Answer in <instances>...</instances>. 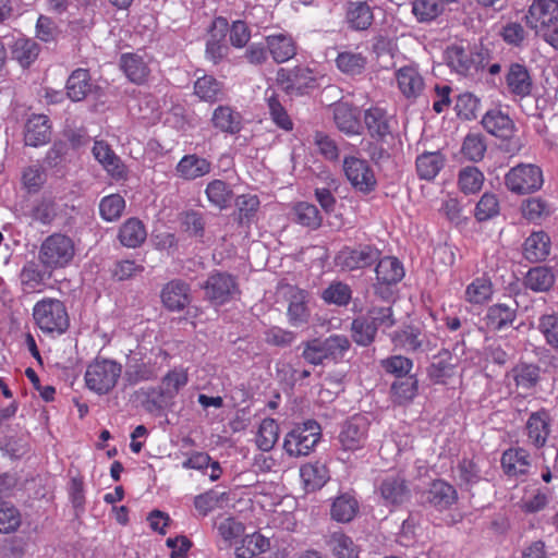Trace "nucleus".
I'll return each mask as SVG.
<instances>
[{
  "mask_svg": "<svg viewBox=\"0 0 558 558\" xmlns=\"http://www.w3.org/2000/svg\"><path fill=\"white\" fill-rule=\"evenodd\" d=\"M486 151V144L483 136L469 134L462 145V154L472 161L483 159Z\"/></svg>",
  "mask_w": 558,
  "mask_h": 558,
  "instance_id": "obj_64",
  "label": "nucleus"
},
{
  "mask_svg": "<svg viewBox=\"0 0 558 558\" xmlns=\"http://www.w3.org/2000/svg\"><path fill=\"white\" fill-rule=\"evenodd\" d=\"M343 171L355 191L368 194L376 189L377 180L367 160L354 156L345 157Z\"/></svg>",
  "mask_w": 558,
  "mask_h": 558,
  "instance_id": "obj_11",
  "label": "nucleus"
},
{
  "mask_svg": "<svg viewBox=\"0 0 558 558\" xmlns=\"http://www.w3.org/2000/svg\"><path fill=\"white\" fill-rule=\"evenodd\" d=\"M51 126L49 118L45 114L32 116L25 124L24 141L28 146H40L49 142Z\"/></svg>",
  "mask_w": 558,
  "mask_h": 558,
  "instance_id": "obj_23",
  "label": "nucleus"
},
{
  "mask_svg": "<svg viewBox=\"0 0 558 558\" xmlns=\"http://www.w3.org/2000/svg\"><path fill=\"white\" fill-rule=\"evenodd\" d=\"M396 78L399 89L407 98L417 97L424 88L422 75L412 66H403L398 70Z\"/></svg>",
  "mask_w": 558,
  "mask_h": 558,
  "instance_id": "obj_34",
  "label": "nucleus"
},
{
  "mask_svg": "<svg viewBox=\"0 0 558 558\" xmlns=\"http://www.w3.org/2000/svg\"><path fill=\"white\" fill-rule=\"evenodd\" d=\"M125 209V201L120 194L105 196L99 204V213L104 220H118Z\"/></svg>",
  "mask_w": 558,
  "mask_h": 558,
  "instance_id": "obj_56",
  "label": "nucleus"
},
{
  "mask_svg": "<svg viewBox=\"0 0 558 558\" xmlns=\"http://www.w3.org/2000/svg\"><path fill=\"white\" fill-rule=\"evenodd\" d=\"M33 319L43 333L60 336L70 326V317L64 303L54 298H45L33 307Z\"/></svg>",
  "mask_w": 558,
  "mask_h": 558,
  "instance_id": "obj_1",
  "label": "nucleus"
},
{
  "mask_svg": "<svg viewBox=\"0 0 558 558\" xmlns=\"http://www.w3.org/2000/svg\"><path fill=\"white\" fill-rule=\"evenodd\" d=\"M541 368L536 364L521 363L512 368L517 386L525 389L535 387L539 380Z\"/></svg>",
  "mask_w": 558,
  "mask_h": 558,
  "instance_id": "obj_52",
  "label": "nucleus"
},
{
  "mask_svg": "<svg viewBox=\"0 0 558 558\" xmlns=\"http://www.w3.org/2000/svg\"><path fill=\"white\" fill-rule=\"evenodd\" d=\"M265 101L271 121L281 130L290 132L293 130L294 123L289 116L287 109L281 104L279 95L275 89L268 88L265 92Z\"/></svg>",
  "mask_w": 558,
  "mask_h": 558,
  "instance_id": "obj_30",
  "label": "nucleus"
},
{
  "mask_svg": "<svg viewBox=\"0 0 558 558\" xmlns=\"http://www.w3.org/2000/svg\"><path fill=\"white\" fill-rule=\"evenodd\" d=\"M120 68L130 82L142 85L147 82L150 69L148 61L138 53H123L120 57Z\"/></svg>",
  "mask_w": 558,
  "mask_h": 558,
  "instance_id": "obj_22",
  "label": "nucleus"
},
{
  "mask_svg": "<svg viewBox=\"0 0 558 558\" xmlns=\"http://www.w3.org/2000/svg\"><path fill=\"white\" fill-rule=\"evenodd\" d=\"M515 318V310L507 304H495L490 306V329L496 331L514 332L512 323Z\"/></svg>",
  "mask_w": 558,
  "mask_h": 558,
  "instance_id": "obj_44",
  "label": "nucleus"
},
{
  "mask_svg": "<svg viewBox=\"0 0 558 558\" xmlns=\"http://www.w3.org/2000/svg\"><path fill=\"white\" fill-rule=\"evenodd\" d=\"M194 94L207 102H216L226 97L223 84L210 75H204L195 81Z\"/></svg>",
  "mask_w": 558,
  "mask_h": 558,
  "instance_id": "obj_37",
  "label": "nucleus"
},
{
  "mask_svg": "<svg viewBox=\"0 0 558 558\" xmlns=\"http://www.w3.org/2000/svg\"><path fill=\"white\" fill-rule=\"evenodd\" d=\"M525 19L527 25L533 28L536 34L539 33L550 23L557 22L558 0H534Z\"/></svg>",
  "mask_w": 558,
  "mask_h": 558,
  "instance_id": "obj_17",
  "label": "nucleus"
},
{
  "mask_svg": "<svg viewBox=\"0 0 558 558\" xmlns=\"http://www.w3.org/2000/svg\"><path fill=\"white\" fill-rule=\"evenodd\" d=\"M29 217L41 225H50L57 217V205L52 199L43 198L32 207Z\"/></svg>",
  "mask_w": 558,
  "mask_h": 558,
  "instance_id": "obj_63",
  "label": "nucleus"
},
{
  "mask_svg": "<svg viewBox=\"0 0 558 558\" xmlns=\"http://www.w3.org/2000/svg\"><path fill=\"white\" fill-rule=\"evenodd\" d=\"M265 40L269 54L276 63L287 62L296 54V41L287 32L266 35Z\"/></svg>",
  "mask_w": 558,
  "mask_h": 558,
  "instance_id": "obj_19",
  "label": "nucleus"
},
{
  "mask_svg": "<svg viewBox=\"0 0 558 558\" xmlns=\"http://www.w3.org/2000/svg\"><path fill=\"white\" fill-rule=\"evenodd\" d=\"M211 122L219 131L235 134L242 128V116L230 106H218L214 110Z\"/></svg>",
  "mask_w": 558,
  "mask_h": 558,
  "instance_id": "obj_32",
  "label": "nucleus"
},
{
  "mask_svg": "<svg viewBox=\"0 0 558 558\" xmlns=\"http://www.w3.org/2000/svg\"><path fill=\"white\" fill-rule=\"evenodd\" d=\"M288 317L290 324L295 327L307 323L310 312L307 308L306 291L300 289H295L292 291L288 307Z\"/></svg>",
  "mask_w": 558,
  "mask_h": 558,
  "instance_id": "obj_39",
  "label": "nucleus"
},
{
  "mask_svg": "<svg viewBox=\"0 0 558 558\" xmlns=\"http://www.w3.org/2000/svg\"><path fill=\"white\" fill-rule=\"evenodd\" d=\"M317 73L307 68L298 65L293 69H280L277 81L289 95H304L317 85Z\"/></svg>",
  "mask_w": 558,
  "mask_h": 558,
  "instance_id": "obj_9",
  "label": "nucleus"
},
{
  "mask_svg": "<svg viewBox=\"0 0 558 558\" xmlns=\"http://www.w3.org/2000/svg\"><path fill=\"white\" fill-rule=\"evenodd\" d=\"M484 174L475 167H465L459 173V186L465 194L477 193L484 183Z\"/></svg>",
  "mask_w": 558,
  "mask_h": 558,
  "instance_id": "obj_59",
  "label": "nucleus"
},
{
  "mask_svg": "<svg viewBox=\"0 0 558 558\" xmlns=\"http://www.w3.org/2000/svg\"><path fill=\"white\" fill-rule=\"evenodd\" d=\"M376 493L385 507L397 508L410 500L411 492L405 478L397 473L386 474L379 480Z\"/></svg>",
  "mask_w": 558,
  "mask_h": 558,
  "instance_id": "obj_12",
  "label": "nucleus"
},
{
  "mask_svg": "<svg viewBox=\"0 0 558 558\" xmlns=\"http://www.w3.org/2000/svg\"><path fill=\"white\" fill-rule=\"evenodd\" d=\"M337 128L349 135L359 134L361 130L360 111L348 102H338L332 108Z\"/></svg>",
  "mask_w": 558,
  "mask_h": 558,
  "instance_id": "obj_24",
  "label": "nucleus"
},
{
  "mask_svg": "<svg viewBox=\"0 0 558 558\" xmlns=\"http://www.w3.org/2000/svg\"><path fill=\"white\" fill-rule=\"evenodd\" d=\"M445 5L439 0H414L412 2V13L415 19L423 22H430L439 16Z\"/></svg>",
  "mask_w": 558,
  "mask_h": 558,
  "instance_id": "obj_53",
  "label": "nucleus"
},
{
  "mask_svg": "<svg viewBox=\"0 0 558 558\" xmlns=\"http://www.w3.org/2000/svg\"><path fill=\"white\" fill-rule=\"evenodd\" d=\"M39 54L38 44L31 38H17L12 47V56L22 66L31 65Z\"/></svg>",
  "mask_w": 558,
  "mask_h": 558,
  "instance_id": "obj_46",
  "label": "nucleus"
},
{
  "mask_svg": "<svg viewBox=\"0 0 558 558\" xmlns=\"http://www.w3.org/2000/svg\"><path fill=\"white\" fill-rule=\"evenodd\" d=\"M550 246V238L546 232H533L524 241V257L531 263L542 262L549 255Z\"/></svg>",
  "mask_w": 558,
  "mask_h": 558,
  "instance_id": "obj_26",
  "label": "nucleus"
},
{
  "mask_svg": "<svg viewBox=\"0 0 558 558\" xmlns=\"http://www.w3.org/2000/svg\"><path fill=\"white\" fill-rule=\"evenodd\" d=\"M205 192L208 201L220 209L228 207L232 198L231 190L222 180L209 182Z\"/></svg>",
  "mask_w": 558,
  "mask_h": 558,
  "instance_id": "obj_57",
  "label": "nucleus"
},
{
  "mask_svg": "<svg viewBox=\"0 0 558 558\" xmlns=\"http://www.w3.org/2000/svg\"><path fill=\"white\" fill-rule=\"evenodd\" d=\"M364 123L372 137L384 138L391 133L390 117L380 107L374 106L365 110Z\"/></svg>",
  "mask_w": 558,
  "mask_h": 558,
  "instance_id": "obj_31",
  "label": "nucleus"
},
{
  "mask_svg": "<svg viewBox=\"0 0 558 558\" xmlns=\"http://www.w3.org/2000/svg\"><path fill=\"white\" fill-rule=\"evenodd\" d=\"M328 545L336 558H359L357 548L351 537L342 532H335L330 535Z\"/></svg>",
  "mask_w": 558,
  "mask_h": 558,
  "instance_id": "obj_50",
  "label": "nucleus"
},
{
  "mask_svg": "<svg viewBox=\"0 0 558 558\" xmlns=\"http://www.w3.org/2000/svg\"><path fill=\"white\" fill-rule=\"evenodd\" d=\"M121 373L122 366L118 362L96 359L87 366L85 383L92 391L98 395H106L116 387Z\"/></svg>",
  "mask_w": 558,
  "mask_h": 558,
  "instance_id": "obj_3",
  "label": "nucleus"
},
{
  "mask_svg": "<svg viewBox=\"0 0 558 558\" xmlns=\"http://www.w3.org/2000/svg\"><path fill=\"white\" fill-rule=\"evenodd\" d=\"M527 440L535 448H543L551 433V417L546 409L532 412L525 423Z\"/></svg>",
  "mask_w": 558,
  "mask_h": 558,
  "instance_id": "obj_16",
  "label": "nucleus"
},
{
  "mask_svg": "<svg viewBox=\"0 0 558 558\" xmlns=\"http://www.w3.org/2000/svg\"><path fill=\"white\" fill-rule=\"evenodd\" d=\"M215 527L219 537L228 545L232 546L244 537L245 525L234 517H219L215 521Z\"/></svg>",
  "mask_w": 558,
  "mask_h": 558,
  "instance_id": "obj_36",
  "label": "nucleus"
},
{
  "mask_svg": "<svg viewBox=\"0 0 558 558\" xmlns=\"http://www.w3.org/2000/svg\"><path fill=\"white\" fill-rule=\"evenodd\" d=\"M295 221L304 227L317 229L322 225V216L317 207L306 202H300L293 207Z\"/></svg>",
  "mask_w": 558,
  "mask_h": 558,
  "instance_id": "obj_54",
  "label": "nucleus"
},
{
  "mask_svg": "<svg viewBox=\"0 0 558 558\" xmlns=\"http://www.w3.org/2000/svg\"><path fill=\"white\" fill-rule=\"evenodd\" d=\"M445 163L444 156L438 153H423L416 158V171L421 179L430 181L441 170Z\"/></svg>",
  "mask_w": 558,
  "mask_h": 558,
  "instance_id": "obj_43",
  "label": "nucleus"
},
{
  "mask_svg": "<svg viewBox=\"0 0 558 558\" xmlns=\"http://www.w3.org/2000/svg\"><path fill=\"white\" fill-rule=\"evenodd\" d=\"M538 331L543 335L546 344L558 349V313L544 314L538 318Z\"/></svg>",
  "mask_w": 558,
  "mask_h": 558,
  "instance_id": "obj_58",
  "label": "nucleus"
},
{
  "mask_svg": "<svg viewBox=\"0 0 558 558\" xmlns=\"http://www.w3.org/2000/svg\"><path fill=\"white\" fill-rule=\"evenodd\" d=\"M506 84L509 92L520 98L531 95L533 82L529 70L520 63H511L506 74Z\"/></svg>",
  "mask_w": 558,
  "mask_h": 558,
  "instance_id": "obj_21",
  "label": "nucleus"
},
{
  "mask_svg": "<svg viewBox=\"0 0 558 558\" xmlns=\"http://www.w3.org/2000/svg\"><path fill=\"white\" fill-rule=\"evenodd\" d=\"M93 155L112 179L126 180L129 173L126 166L107 142L95 141Z\"/></svg>",
  "mask_w": 558,
  "mask_h": 558,
  "instance_id": "obj_15",
  "label": "nucleus"
},
{
  "mask_svg": "<svg viewBox=\"0 0 558 558\" xmlns=\"http://www.w3.org/2000/svg\"><path fill=\"white\" fill-rule=\"evenodd\" d=\"M392 342L398 348L408 351H416L423 345V337L418 329L408 327L403 330L396 331L392 336Z\"/></svg>",
  "mask_w": 558,
  "mask_h": 558,
  "instance_id": "obj_61",
  "label": "nucleus"
},
{
  "mask_svg": "<svg viewBox=\"0 0 558 558\" xmlns=\"http://www.w3.org/2000/svg\"><path fill=\"white\" fill-rule=\"evenodd\" d=\"M204 298L214 306H221L240 295L236 278L225 271H213L201 286Z\"/></svg>",
  "mask_w": 558,
  "mask_h": 558,
  "instance_id": "obj_4",
  "label": "nucleus"
},
{
  "mask_svg": "<svg viewBox=\"0 0 558 558\" xmlns=\"http://www.w3.org/2000/svg\"><path fill=\"white\" fill-rule=\"evenodd\" d=\"M366 64L367 58L363 53L351 50L341 51L336 58L337 69L350 76L362 74Z\"/></svg>",
  "mask_w": 558,
  "mask_h": 558,
  "instance_id": "obj_41",
  "label": "nucleus"
},
{
  "mask_svg": "<svg viewBox=\"0 0 558 558\" xmlns=\"http://www.w3.org/2000/svg\"><path fill=\"white\" fill-rule=\"evenodd\" d=\"M501 466L509 476L524 475L530 468V454L523 448H510L501 456Z\"/></svg>",
  "mask_w": 558,
  "mask_h": 558,
  "instance_id": "obj_28",
  "label": "nucleus"
},
{
  "mask_svg": "<svg viewBox=\"0 0 558 558\" xmlns=\"http://www.w3.org/2000/svg\"><path fill=\"white\" fill-rule=\"evenodd\" d=\"M375 268L376 283L374 284L375 294L380 299L389 301L392 295V286H396L404 277L403 265L397 257L386 256L377 260Z\"/></svg>",
  "mask_w": 558,
  "mask_h": 558,
  "instance_id": "obj_8",
  "label": "nucleus"
},
{
  "mask_svg": "<svg viewBox=\"0 0 558 558\" xmlns=\"http://www.w3.org/2000/svg\"><path fill=\"white\" fill-rule=\"evenodd\" d=\"M189 383L187 368L183 366L170 369L161 379L159 385V396L162 401L174 399L181 389Z\"/></svg>",
  "mask_w": 558,
  "mask_h": 558,
  "instance_id": "obj_25",
  "label": "nucleus"
},
{
  "mask_svg": "<svg viewBox=\"0 0 558 558\" xmlns=\"http://www.w3.org/2000/svg\"><path fill=\"white\" fill-rule=\"evenodd\" d=\"M425 501L436 509L444 511L450 509L458 500L456 488L442 480H435L424 493Z\"/></svg>",
  "mask_w": 558,
  "mask_h": 558,
  "instance_id": "obj_18",
  "label": "nucleus"
},
{
  "mask_svg": "<svg viewBox=\"0 0 558 558\" xmlns=\"http://www.w3.org/2000/svg\"><path fill=\"white\" fill-rule=\"evenodd\" d=\"M211 162L196 154L184 155L177 163L175 175L184 181H194L209 174Z\"/></svg>",
  "mask_w": 558,
  "mask_h": 558,
  "instance_id": "obj_20",
  "label": "nucleus"
},
{
  "mask_svg": "<svg viewBox=\"0 0 558 558\" xmlns=\"http://www.w3.org/2000/svg\"><path fill=\"white\" fill-rule=\"evenodd\" d=\"M328 361L338 362L343 359L350 349V341L345 336L332 335L322 340Z\"/></svg>",
  "mask_w": 558,
  "mask_h": 558,
  "instance_id": "obj_62",
  "label": "nucleus"
},
{
  "mask_svg": "<svg viewBox=\"0 0 558 558\" xmlns=\"http://www.w3.org/2000/svg\"><path fill=\"white\" fill-rule=\"evenodd\" d=\"M555 283L553 270L546 266L531 268L524 277V287L534 292H547Z\"/></svg>",
  "mask_w": 558,
  "mask_h": 558,
  "instance_id": "obj_38",
  "label": "nucleus"
},
{
  "mask_svg": "<svg viewBox=\"0 0 558 558\" xmlns=\"http://www.w3.org/2000/svg\"><path fill=\"white\" fill-rule=\"evenodd\" d=\"M93 83L89 71L86 69L74 70L65 85L66 95L73 101H81L93 90Z\"/></svg>",
  "mask_w": 558,
  "mask_h": 558,
  "instance_id": "obj_27",
  "label": "nucleus"
},
{
  "mask_svg": "<svg viewBox=\"0 0 558 558\" xmlns=\"http://www.w3.org/2000/svg\"><path fill=\"white\" fill-rule=\"evenodd\" d=\"M368 427L367 418L362 415H355L347 421L338 436L341 448L344 451L362 449L367 441Z\"/></svg>",
  "mask_w": 558,
  "mask_h": 558,
  "instance_id": "obj_13",
  "label": "nucleus"
},
{
  "mask_svg": "<svg viewBox=\"0 0 558 558\" xmlns=\"http://www.w3.org/2000/svg\"><path fill=\"white\" fill-rule=\"evenodd\" d=\"M182 466L186 470H197L205 473L207 469H210L209 478L215 482L218 481L222 475V468L218 461H213L207 452L193 451L187 454V458L183 461Z\"/></svg>",
  "mask_w": 558,
  "mask_h": 558,
  "instance_id": "obj_33",
  "label": "nucleus"
},
{
  "mask_svg": "<svg viewBox=\"0 0 558 558\" xmlns=\"http://www.w3.org/2000/svg\"><path fill=\"white\" fill-rule=\"evenodd\" d=\"M21 524L22 514L20 510L11 502L0 499V533H14Z\"/></svg>",
  "mask_w": 558,
  "mask_h": 558,
  "instance_id": "obj_48",
  "label": "nucleus"
},
{
  "mask_svg": "<svg viewBox=\"0 0 558 558\" xmlns=\"http://www.w3.org/2000/svg\"><path fill=\"white\" fill-rule=\"evenodd\" d=\"M380 255V250L372 244L344 246L337 254L335 263L343 270H356L372 266Z\"/></svg>",
  "mask_w": 558,
  "mask_h": 558,
  "instance_id": "obj_10",
  "label": "nucleus"
},
{
  "mask_svg": "<svg viewBox=\"0 0 558 558\" xmlns=\"http://www.w3.org/2000/svg\"><path fill=\"white\" fill-rule=\"evenodd\" d=\"M74 256V241L60 232L52 233L43 241L38 255L41 265L50 270L69 266Z\"/></svg>",
  "mask_w": 558,
  "mask_h": 558,
  "instance_id": "obj_2",
  "label": "nucleus"
},
{
  "mask_svg": "<svg viewBox=\"0 0 558 558\" xmlns=\"http://www.w3.org/2000/svg\"><path fill=\"white\" fill-rule=\"evenodd\" d=\"M322 299L328 304L347 306L352 299V290L347 283L333 281L323 291Z\"/></svg>",
  "mask_w": 558,
  "mask_h": 558,
  "instance_id": "obj_51",
  "label": "nucleus"
},
{
  "mask_svg": "<svg viewBox=\"0 0 558 558\" xmlns=\"http://www.w3.org/2000/svg\"><path fill=\"white\" fill-rule=\"evenodd\" d=\"M352 338L360 345H369L376 336L377 328L366 317H359L352 322Z\"/></svg>",
  "mask_w": 558,
  "mask_h": 558,
  "instance_id": "obj_60",
  "label": "nucleus"
},
{
  "mask_svg": "<svg viewBox=\"0 0 558 558\" xmlns=\"http://www.w3.org/2000/svg\"><path fill=\"white\" fill-rule=\"evenodd\" d=\"M160 299L166 310L181 312L192 300L190 284L181 279H172L162 287Z\"/></svg>",
  "mask_w": 558,
  "mask_h": 558,
  "instance_id": "obj_14",
  "label": "nucleus"
},
{
  "mask_svg": "<svg viewBox=\"0 0 558 558\" xmlns=\"http://www.w3.org/2000/svg\"><path fill=\"white\" fill-rule=\"evenodd\" d=\"M357 509V501L353 497L341 495L332 502L330 514L335 521L344 523L350 522L355 517Z\"/></svg>",
  "mask_w": 558,
  "mask_h": 558,
  "instance_id": "obj_47",
  "label": "nucleus"
},
{
  "mask_svg": "<svg viewBox=\"0 0 558 558\" xmlns=\"http://www.w3.org/2000/svg\"><path fill=\"white\" fill-rule=\"evenodd\" d=\"M322 437L317 422L306 421L296 425L284 438L283 448L290 457L307 456Z\"/></svg>",
  "mask_w": 558,
  "mask_h": 558,
  "instance_id": "obj_5",
  "label": "nucleus"
},
{
  "mask_svg": "<svg viewBox=\"0 0 558 558\" xmlns=\"http://www.w3.org/2000/svg\"><path fill=\"white\" fill-rule=\"evenodd\" d=\"M507 187L517 194H529L538 191L543 183L542 169L533 163H520L510 169L505 177Z\"/></svg>",
  "mask_w": 558,
  "mask_h": 558,
  "instance_id": "obj_7",
  "label": "nucleus"
},
{
  "mask_svg": "<svg viewBox=\"0 0 558 558\" xmlns=\"http://www.w3.org/2000/svg\"><path fill=\"white\" fill-rule=\"evenodd\" d=\"M279 437V425L274 418H265L259 424L256 434V445L263 451L274 448Z\"/></svg>",
  "mask_w": 558,
  "mask_h": 558,
  "instance_id": "obj_49",
  "label": "nucleus"
},
{
  "mask_svg": "<svg viewBox=\"0 0 558 558\" xmlns=\"http://www.w3.org/2000/svg\"><path fill=\"white\" fill-rule=\"evenodd\" d=\"M147 236L143 222L136 218L128 219L120 228L119 240L128 247H137Z\"/></svg>",
  "mask_w": 558,
  "mask_h": 558,
  "instance_id": "obj_42",
  "label": "nucleus"
},
{
  "mask_svg": "<svg viewBox=\"0 0 558 558\" xmlns=\"http://www.w3.org/2000/svg\"><path fill=\"white\" fill-rule=\"evenodd\" d=\"M300 475L308 492L322 488L329 480V472L326 465L319 462L304 464L300 469Z\"/></svg>",
  "mask_w": 558,
  "mask_h": 558,
  "instance_id": "obj_40",
  "label": "nucleus"
},
{
  "mask_svg": "<svg viewBox=\"0 0 558 558\" xmlns=\"http://www.w3.org/2000/svg\"><path fill=\"white\" fill-rule=\"evenodd\" d=\"M456 364L451 352L442 349L434 356L432 364L427 368L428 378L434 384H445L453 375Z\"/></svg>",
  "mask_w": 558,
  "mask_h": 558,
  "instance_id": "obj_29",
  "label": "nucleus"
},
{
  "mask_svg": "<svg viewBox=\"0 0 558 558\" xmlns=\"http://www.w3.org/2000/svg\"><path fill=\"white\" fill-rule=\"evenodd\" d=\"M347 22L355 31L367 29L374 20L371 7L364 1H351L347 5Z\"/></svg>",
  "mask_w": 558,
  "mask_h": 558,
  "instance_id": "obj_35",
  "label": "nucleus"
},
{
  "mask_svg": "<svg viewBox=\"0 0 558 558\" xmlns=\"http://www.w3.org/2000/svg\"><path fill=\"white\" fill-rule=\"evenodd\" d=\"M490 135L495 138L490 146L504 153L513 156L521 149L520 140L514 135V123L507 112L490 110Z\"/></svg>",
  "mask_w": 558,
  "mask_h": 558,
  "instance_id": "obj_6",
  "label": "nucleus"
},
{
  "mask_svg": "<svg viewBox=\"0 0 558 558\" xmlns=\"http://www.w3.org/2000/svg\"><path fill=\"white\" fill-rule=\"evenodd\" d=\"M245 546L247 547V550L252 555L263 554L270 549V541L268 537H265L264 535H262L260 533H257V532H255L251 535H245L242 538V546L235 548L234 554H235L236 558H245V556H246V550L244 549Z\"/></svg>",
  "mask_w": 558,
  "mask_h": 558,
  "instance_id": "obj_55",
  "label": "nucleus"
},
{
  "mask_svg": "<svg viewBox=\"0 0 558 558\" xmlns=\"http://www.w3.org/2000/svg\"><path fill=\"white\" fill-rule=\"evenodd\" d=\"M418 391V380L414 376L397 380L391 385V399L399 405L410 403Z\"/></svg>",
  "mask_w": 558,
  "mask_h": 558,
  "instance_id": "obj_45",
  "label": "nucleus"
}]
</instances>
